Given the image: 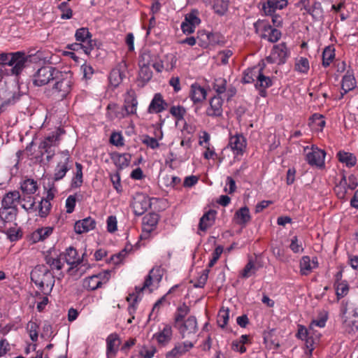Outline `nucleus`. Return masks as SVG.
<instances>
[{
    "instance_id": "obj_26",
    "label": "nucleus",
    "mask_w": 358,
    "mask_h": 358,
    "mask_svg": "<svg viewBox=\"0 0 358 358\" xmlns=\"http://www.w3.org/2000/svg\"><path fill=\"white\" fill-rule=\"evenodd\" d=\"M20 199L21 195L18 191H10L3 196L1 205L6 208L18 209L17 205L20 203Z\"/></svg>"
},
{
    "instance_id": "obj_50",
    "label": "nucleus",
    "mask_w": 358,
    "mask_h": 358,
    "mask_svg": "<svg viewBox=\"0 0 358 358\" xmlns=\"http://www.w3.org/2000/svg\"><path fill=\"white\" fill-rule=\"evenodd\" d=\"M295 70L301 73L306 74L310 69L309 61L306 57H300L295 62Z\"/></svg>"
},
{
    "instance_id": "obj_14",
    "label": "nucleus",
    "mask_w": 358,
    "mask_h": 358,
    "mask_svg": "<svg viewBox=\"0 0 358 358\" xmlns=\"http://www.w3.org/2000/svg\"><path fill=\"white\" fill-rule=\"evenodd\" d=\"M306 152V160L311 166H322L324 164L325 152L313 146L309 148L308 146L304 148Z\"/></svg>"
},
{
    "instance_id": "obj_18",
    "label": "nucleus",
    "mask_w": 358,
    "mask_h": 358,
    "mask_svg": "<svg viewBox=\"0 0 358 358\" xmlns=\"http://www.w3.org/2000/svg\"><path fill=\"white\" fill-rule=\"evenodd\" d=\"M150 199L146 195L141 194H137L134 198L132 208L136 215H142L150 208Z\"/></svg>"
},
{
    "instance_id": "obj_7",
    "label": "nucleus",
    "mask_w": 358,
    "mask_h": 358,
    "mask_svg": "<svg viewBox=\"0 0 358 358\" xmlns=\"http://www.w3.org/2000/svg\"><path fill=\"white\" fill-rule=\"evenodd\" d=\"M182 338H193L198 331V323L195 316H189L185 320L174 325Z\"/></svg>"
},
{
    "instance_id": "obj_59",
    "label": "nucleus",
    "mask_w": 358,
    "mask_h": 358,
    "mask_svg": "<svg viewBox=\"0 0 358 358\" xmlns=\"http://www.w3.org/2000/svg\"><path fill=\"white\" fill-rule=\"evenodd\" d=\"M311 120L315 129L318 131H322L326 123L324 120V117L322 115L315 113L313 115Z\"/></svg>"
},
{
    "instance_id": "obj_38",
    "label": "nucleus",
    "mask_w": 358,
    "mask_h": 358,
    "mask_svg": "<svg viewBox=\"0 0 358 358\" xmlns=\"http://www.w3.org/2000/svg\"><path fill=\"white\" fill-rule=\"evenodd\" d=\"M251 220L249 208L244 206L238 210L234 214V220L236 224L245 225Z\"/></svg>"
},
{
    "instance_id": "obj_43",
    "label": "nucleus",
    "mask_w": 358,
    "mask_h": 358,
    "mask_svg": "<svg viewBox=\"0 0 358 358\" xmlns=\"http://www.w3.org/2000/svg\"><path fill=\"white\" fill-rule=\"evenodd\" d=\"M190 308L185 303L179 306L174 313L173 326L185 320V317L189 314Z\"/></svg>"
},
{
    "instance_id": "obj_46",
    "label": "nucleus",
    "mask_w": 358,
    "mask_h": 358,
    "mask_svg": "<svg viewBox=\"0 0 358 358\" xmlns=\"http://www.w3.org/2000/svg\"><path fill=\"white\" fill-rule=\"evenodd\" d=\"M17 213L18 209L6 208L2 206L0 211V217L4 222H11L15 220Z\"/></svg>"
},
{
    "instance_id": "obj_63",
    "label": "nucleus",
    "mask_w": 358,
    "mask_h": 358,
    "mask_svg": "<svg viewBox=\"0 0 358 358\" xmlns=\"http://www.w3.org/2000/svg\"><path fill=\"white\" fill-rule=\"evenodd\" d=\"M227 81L225 79L219 78L215 80L213 89L218 94H222L226 90Z\"/></svg>"
},
{
    "instance_id": "obj_36",
    "label": "nucleus",
    "mask_w": 358,
    "mask_h": 358,
    "mask_svg": "<svg viewBox=\"0 0 358 358\" xmlns=\"http://www.w3.org/2000/svg\"><path fill=\"white\" fill-rule=\"evenodd\" d=\"M159 217L156 213H149L143 217V229L144 231L151 232L156 227Z\"/></svg>"
},
{
    "instance_id": "obj_51",
    "label": "nucleus",
    "mask_w": 358,
    "mask_h": 358,
    "mask_svg": "<svg viewBox=\"0 0 358 358\" xmlns=\"http://www.w3.org/2000/svg\"><path fill=\"white\" fill-rule=\"evenodd\" d=\"M229 320V308H222L220 310L217 318V322L219 327L221 328L225 327V326L227 324Z\"/></svg>"
},
{
    "instance_id": "obj_27",
    "label": "nucleus",
    "mask_w": 358,
    "mask_h": 358,
    "mask_svg": "<svg viewBox=\"0 0 358 358\" xmlns=\"http://www.w3.org/2000/svg\"><path fill=\"white\" fill-rule=\"evenodd\" d=\"M96 227L94 219L91 217L76 221L74 224V231L78 234L87 233L93 230Z\"/></svg>"
},
{
    "instance_id": "obj_39",
    "label": "nucleus",
    "mask_w": 358,
    "mask_h": 358,
    "mask_svg": "<svg viewBox=\"0 0 358 358\" xmlns=\"http://www.w3.org/2000/svg\"><path fill=\"white\" fill-rule=\"evenodd\" d=\"M20 204L21 205V207L28 213L36 212L35 199L32 195L23 194L21 196Z\"/></svg>"
},
{
    "instance_id": "obj_54",
    "label": "nucleus",
    "mask_w": 358,
    "mask_h": 358,
    "mask_svg": "<svg viewBox=\"0 0 358 358\" xmlns=\"http://www.w3.org/2000/svg\"><path fill=\"white\" fill-rule=\"evenodd\" d=\"M213 8L215 13L223 15L228 10V2L224 0H215Z\"/></svg>"
},
{
    "instance_id": "obj_19",
    "label": "nucleus",
    "mask_w": 358,
    "mask_h": 358,
    "mask_svg": "<svg viewBox=\"0 0 358 358\" xmlns=\"http://www.w3.org/2000/svg\"><path fill=\"white\" fill-rule=\"evenodd\" d=\"M106 358H115L121 344L120 336L116 333L110 334L106 338Z\"/></svg>"
},
{
    "instance_id": "obj_6",
    "label": "nucleus",
    "mask_w": 358,
    "mask_h": 358,
    "mask_svg": "<svg viewBox=\"0 0 358 358\" xmlns=\"http://www.w3.org/2000/svg\"><path fill=\"white\" fill-rule=\"evenodd\" d=\"M64 132L62 129L57 128L41 142L39 149L47 154L48 161L55 155V148L58 145L59 137Z\"/></svg>"
},
{
    "instance_id": "obj_11",
    "label": "nucleus",
    "mask_w": 358,
    "mask_h": 358,
    "mask_svg": "<svg viewBox=\"0 0 358 358\" xmlns=\"http://www.w3.org/2000/svg\"><path fill=\"white\" fill-rule=\"evenodd\" d=\"M349 303L342 301L341 307V314L343 320V328L345 332L350 334H355L358 331V319H350L348 315Z\"/></svg>"
},
{
    "instance_id": "obj_62",
    "label": "nucleus",
    "mask_w": 358,
    "mask_h": 358,
    "mask_svg": "<svg viewBox=\"0 0 358 358\" xmlns=\"http://www.w3.org/2000/svg\"><path fill=\"white\" fill-rule=\"evenodd\" d=\"M255 263L252 260H250L243 268L241 276L244 278H248L255 273Z\"/></svg>"
},
{
    "instance_id": "obj_44",
    "label": "nucleus",
    "mask_w": 358,
    "mask_h": 358,
    "mask_svg": "<svg viewBox=\"0 0 358 358\" xmlns=\"http://www.w3.org/2000/svg\"><path fill=\"white\" fill-rule=\"evenodd\" d=\"M76 173L72 178L71 187L72 188L80 187L83 182V165L78 162H76Z\"/></svg>"
},
{
    "instance_id": "obj_5",
    "label": "nucleus",
    "mask_w": 358,
    "mask_h": 358,
    "mask_svg": "<svg viewBox=\"0 0 358 358\" xmlns=\"http://www.w3.org/2000/svg\"><path fill=\"white\" fill-rule=\"evenodd\" d=\"M255 32L259 36L271 43L277 42L281 37V31L277 28L272 27L269 22L265 20L259 19L254 23Z\"/></svg>"
},
{
    "instance_id": "obj_12",
    "label": "nucleus",
    "mask_w": 358,
    "mask_h": 358,
    "mask_svg": "<svg viewBox=\"0 0 358 358\" xmlns=\"http://www.w3.org/2000/svg\"><path fill=\"white\" fill-rule=\"evenodd\" d=\"M289 57L287 48L285 43L275 45L269 56L266 59L268 63L282 64Z\"/></svg>"
},
{
    "instance_id": "obj_28",
    "label": "nucleus",
    "mask_w": 358,
    "mask_h": 358,
    "mask_svg": "<svg viewBox=\"0 0 358 358\" xmlns=\"http://www.w3.org/2000/svg\"><path fill=\"white\" fill-rule=\"evenodd\" d=\"M167 106L166 102L164 100L162 96L159 93L154 95L148 108V112L150 114L159 113L164 111Z\"/></svg>"
},
{
    "instance_id": "obj_52",
    "label": "nucleus",
    "mask_w": 358,
    "mask_h": 358,
    "mask_svg": "<svg viewBox=\"0 0 358 358\" xmlns=\"http://www.w3.org/2000/svg\"><path fill=\"white\" fill-rule=\"evenodd\" d=\"M335 57L334 49L331 47L324 48L322 52V65L324 67L329 66Z\"/></svg>"
},
{
    "instance_id": "obj_34",
    "label": "nucleus",
    "mask_w": 358,
    "mask_h": 358,
    "mask_svg": "<svg viewBox=\"0 0 358 358\" xmlns=\"http://www.w3.org/2000/svg\"><path fill=\"white\" fill-rule=\"evenodd\" d=\"M336 157L341 163L345 164L348 168L353 167L357 164V159L353 153L340 150L337 153Z\"/></svg>"
},
{
    "instance_id": "obj_56",
    "label": "nucleus",
    "mask_w": 358,
    "mask_h": 358,
    "mask_svg": "<svg viewBox=\"0 0 358 358\" xmlns=\"http://www.w3.org/2000/svg\"><path fill=\"white\" fill-rule=\"evenodd\" d=\"M156 348L153 345H143L139 350V355L142 358H152L156 353Z\"/></svg>"
},
{
    "instance_id": "obj_9",
    "label": "nucleus",
    "mask_w": 358,
    "mask_h": 358,
    "mask_svg": "<svg viewBox=\"0 0 358 358\" xmlns=\"http://www.w3.org/2000/svg\"><path fill=\"white\" fill-rule=\"evenodd\" d=\"M110 278V271L106 270L84 279L83 286L88 290H95L106 284Z\"/></svg>"
},
{
    "instance_id": "obj_53",
    "label": "nucleus",
    "mask_w": 358,
    "mask_h": 358,
    "mask_svg": "<svg viewBox=\"0 0 358 358\" xmlns=\"http://www.w3.org/2000/svg\"><path fill=\"white\" fill-rule=\"evenodd\" d=\"M39 326L36 321L31 320L27 324V330L29 334V337L32 341H36L38 337Z\"/></svg>"
},
{
    "instance_id": "obj_31",
    "label": "nucleus",
    "mask_w": 358,
    "mask_h": 358,
    "mask_svg": "<svg viewBox=\"0 0 358 358\" xmlns=\"http://www.w3.org/2000/svg\"><path fill=\"white\" fill-rule=\"evenodd\" d=\"M146 56L148 55L143 52L141 56V60L139 62L140 70L138 77L143 83L149 81L152 76V72L149 65L145 64V57Z\"/></svg>"
},
{
    "instance_id": "obj_16",
    "label": "nucleus",
    "mask_w": 358,
    "mask_h": 358,
    "mask_svg": "<svg viewBox=\"0 0 358 358\" xmlns=\"http://www.w3.org/2000/svg\"><path fill=\"white\" fill-rule=\"evenodd\" d=\"M28 57L24 52H13L10 60V66H12L11 73L13 75H19L24 69Z\"/></svg>"
},
{
    "instance_id": "obj_17",
    "label": "nucleus",
    "mask_w": 358,
    "mask_h": 358,
    "mask_svg": "<svg viewBox=\"0 0 358 358\" xmlns=\"http://www.w3.org/2000/svg\"><path fill=\"white\" fill-rule=\"evenodd\" d=\"M77 41L83 44V50L86 55H90L93 49L94 45L91 39L92 35L87 28H80L77 29L75 34Z\"/></svg>"
},
{
    "instance_id": "obj_8",
    "label": "nucleus",
    "mask_w": 358,
    "mask_h": 358,
    "mask_svg": "<svg viewBox=\"0 0 358 358\" xmlns=\"http://www.w3.org/2000/svg\"><path fill=\"white\" fill-rule=\"evenodd\" d=\"M60 157L54 169L53 180L58 181L63 179L66 173L71 168V160L69 152L68 150L62 151L59 153Z\"/></svg>"
},
{
    "instance_id": "obj_15",
    "label": "nucleus",
    "mask_w": 358,
    "mask_h": 358,
    "mask_svg": "<svg viewBox=\"0 0 358 358\" xmlns=\"http://www.w3.org/2000/svg\"><path fill=\"white\" fill-rule=\"evenodd\" d=\"M228 147L231 150L235 156L243 155L247 147L246 138L241 134H231Z\"/></svg>"
},
{
    "instance_id": "obj_30",
    "label": "nucleus",
    "mask_w": 358,
    "mask_h": 358,
    "mask_svg": "<svg viewBox=\"0 0 358 358\" xmlns=\"http://www.w3.org/2000/svg\"><path fill=\"white\" fill-rule=\"evenodd\" d=\"M85 253H83L82 258L78 256L77 250L73 248H68L64 252V257L66 262L71 266V268L77 266L83 262Z\"/></svg>"
},
{
    "instance_id": "obj_29",
    "label": "nucleus",
    "mask_w": 358,
    "mask_h": 358,
    "mask_svg": "<svg viewBox=\"0 0 358 358\" xmlns=\"http://www.w3.org/2000/svg\"><path fill=\"white\" fill-rule=\"evenodd\" d=\"M357 86V82L352 71H348L343 76L341 81V97L348 92L354 90Z\"/></svg>"
},
{
    "instance_id": "obj_55",
    "label": "nucleus",
    "mask_w": 358,
    "mask_h": 358,
    "mask_svg": "<svg viewBox=\"0 0 358 358\" xmlns=\"http://www.w3.org/2000/svg\"><path fill=\"white\" fill-rule=\"evenodd\" d=\"M169 112L178 121H180L184 119L186 109L181 106H173L171 107Z\"/></svg>"
},
{
    "instance_id": "obj_61",
    "label": "nucleus",
    "mask_w": 358,
    "mask_h": 358,
    "mask_svg": "<svg viewBox=\"0 0 358 358\" xmlns=\"http://www.w3.org/2000/svg\"><path fill=\"white\" fill-rule=\"evenodd\" d=\"M185 20L195 27L201 22V20L198 16V11L196 10H193L190 13H187L185 15Z\"/></svg>"
},
{
    "instance_id": "obj_1",
    "label": "nucleus",
    "mask_w": 358,
    "mask_h": 358,
    "mask_svg": "<svg viewBox=\"0 0 358 358\" xmlns=\"http://www.w3.org/2000/svg\"><path fill=\"white\" fill-rule=\"evenodd\" d=\"M327 320V315L324 314L319 318L313 320L308 328L303 325H298L296 336L299 339L305 341L306 348V354L308 357L312 356L313 351L319 343L321 335L320 333L315 329V327H324Z\"/></svg>"
},
{
    "instance_id": "obj_4",
    "label": "nucleus",
    "mask_w": 358,
    "mask_h": 358,
    "mask_svg": "<svg viewBox=\"0 0 358 358\" xmlns=\"http://www.w3.org/2000/svg\"><path fill=\"white\" fill-rule=\"evenodd\" d=\"M52 81H54V84L52 92L58 98L64 99L71 92L73 85V77L71 72L58 70Z\"/></svg>"
},
{
    "instance_id": "obj_37",
    "label": "nucleus",
    "mask_w": 358,
    "mask_h": 358,
    "mask_svg": "<svg viewBox=\"0 0 358 358\" xmlns=\"http://www.w3.org/2000/svg\"><path fill=\"white\" fill-rule=\"evenodd\" d=\"M163 138V133L161 130H159L155 133V138L150 137V136L145 134L142 136V143L145 145L148 148H151L152 150L157 149L159 147V143L158 140H162Z\"/></svg>"
},
{
    "instance_id": "obj_24",
    "label": "nucleus",
    "mask_w": 358,
    "mask_h": 358,
    "mask_svg": "<svg viewBox=\"0 0 358 358\" xmlns=\"http://www.w3.org/2000/svg\"><path fill=\"white\" fill-rule=\"evenodd\" d=\"M152 338L155 339L157 343L161 346L168 345L173 338L172 327L169 324H164L162 329L155 333Z\"/></svg>"
},
{
    "instance_id": "obj_47",
    "label": "nucleus",
    "mask_w": 358,
    "mask_h": 358,
    "mask_svg": "<svg viewBox=\"0 0 358 358\" xmlns=\"http://www.w3.org/2000/svg\"><path fill=\"white\" fill-rule=\"evenodd\" d=\"M45 263L52 270H61L64 266V263L59 257H53L51 255H47L45 257Z\"/></svg>"
},
{
    "instance_id": "obj_49",
    "label": "nucleus",
    "mask_w": 358,
    "mask_h": 358,
    "mask_svg": "<svg viewBox=\"0 0 358 358\" xmlns=\"http://www.w3.org/2000/svg\"><path fill=\"white\" fill-rule=\"evenodd\" d=\"M257 88H268L272 85V80L268 76L262 73V68L259 69L257 76Z\"/></svg>"
},
{
    "instance_id": "obj_13",
    "label": "nucleus",
    "mask_w": 358,
    "mask_h": 358,
    "mask_svg": "<svg viewBox=\"0 0 358 358\" xmlns=\"http://www.w3.org/2000/svg\"><path fill=\"white\" fill-rule=\"evenodd\" d=\"M287 5V0H261L259 3L263 15H273L277 10L284 9Z\"/></svg>"
},
{
    "instance_id": "obj_20",
    "label": "nucleus",
    "mask_w": 358,
    "mask_h": 358,
    "mask_svg": "<svg viewBox=\"0 0 358 358\" xmlns=\"http://www.w3.org/2000/svg\"><path fill=\"white\" fill-rule=\"evenodd\" d=\"M223 99L220 96H215L210 99L209 106L206 108V115L211 117H218L222 115Z\"/></svg>"
},
{
    "instance_id": "obj_48",
    "label": "nucleus",
    "mask_w": 358,
    "mask_h": 358,
    "mask_svg": "<svg viewBox=\"0 0 358 358\" xmlns=\"http://www.w3.org/2000/svg\"><path fill=\"white\" fill-rule=\"evenodd\" d=\"M336 294L337 301L346 296L349 292V285L347 281L343 280L335 282Z\"/></svg>"
},
{
    "instance_id": "obj_33",
    "label": "nucleus",
    "mask_w": 358,
    "mask_h": 358,
    "mask_svg": "<svg viewBox=\"0 0 358 358\" xmlns=\"http://www.w3.org/2000/svg\"><path fill=\"white\" fill-rule=\"evenodd\" d=\"M189 97L194 103H200L206 99V91L200 85L193 84L191 86Z\"/></svg>"
},
{
    "instance_id": "obj_41",
    "label": "nucleus",
    "mask_w": 358,
    "mask_h": 358,
    "mask_svg": "<svg viewBox=\"0 0 358 358\" xmlns=\"http://www.w3.org/2000/svg\"><path fill=\"white\" fill-rule=\"evenodd\" d=\"M53 198L52 195L48 194V199H43L41 202L36 206V211H38V215L41 217H45L50 212L51 204L50 202V199Z\"/></svg>"
},
{
    "instance_id": "obj_32",
    "label": "nucleus",
    "mask_w": 358,
    "mask_h": 358,
    "mask_svg": "<svg viewBox=\"0 0 358 358\" xmlns=\"http://www.w3.org/2000/svg\"><path fill=\"white\" fill-rule=\"evenodd\" d=\"M131 156L129 153L120 154L114 152L111 154V159L114 164L119 169H123L129 165Z\"/></svg>"
},
{
    "instance_id": "obj_42",
    "label": "nucleus",
    "mask_w": 358,
    "mask_h": 358,
    "mask_svg": "<svg viewBox=\"0 0 358 358\" xmlns=\"http://www.w3.org/2000/svg\"><path fill=\"white\" fill-rule=\"evenodd\" d=\"M20 188L24 195H32L37 190V182L34 179H27L21 183Z\"/></svg>"
},
{
    "instance_id": "obj_58",
    "label": "nucleus",
    "mask_w": 358,
    "mask_h": 358,
    "mask_svg": "<svg viewBox=\"0 0 358 358\" xmlns=\"http://www.w3.org/2000/svg\"><path fill=\"white\" fill-rule=\"evenodd\" d=\"M259 70V69H258L256 67L246 70L244 73V76L243 78V82L245 83H250L254 82L255 80L257 79V76Z\"/></svg>"
},
{
    "instance_id": "obj_23",
    "label": "nucleus",
    "mask_w": 358,
    "mask_h": 358,
    "mask_svg": "<svg viewBox=\"0 0 358 358\" xmlns=\"http://www.w3.org/2000/svg\"><path fill=\"white\" fill-rule=\"evenodd\" d=\"M194 346V343L188 341L177 343L174 348L166 353V358H178L189 352Z\"/></svg>"
},
{
    "instance_id": "obj_22",
    "label": "nucleus",
    "mask_w": 358,
    "mask_h": 358,
    "mask_svg": "<svg viewBox=\"0 0 358 358\" xmlns=\"http://www.w3.org/2000/svg\"><path fill=\"white\" fill-rule=\"evenodd\" d=\"M53 229L52 227L38 228L28 236L27 240L31 244L43 241L53 233Z\"/></svg>"
},
{
    "instance_id": "obj_45",
    "label": "nucleus",
    "mask_w": 358,
    "mask_h": 358,
    "mask_svg": "<svg viewBox=\"0 0 358 358\" xmlns=\"http://www.w3.org/2000/svg\"><path fill=\"white\" fill-rule=\"evenodd\" d=\"M334 191L339 199H343L348 193L349 188L347 185V177L343 176L339 182L336 185Z\"/></svg>"
},
{
    "instance_id": "obj_25",
    "label": "nucleus",
    "mask_w": 358,
    "mask_h": 358,
    "mask_svg": "<svg viewBox=\"0 0 358 358\" xmlns=\"http://www.w3.org/2000/svg\"><path fill=\"white\" fill-rule=\"evenodd\" d=\"M138 101L136 93L133 90L127 92L124 96L123 108L126 110V115H136L137 111Z\"/></svg>"
},
{
    "instance_id": "obj_60",
    "label": "nucleus",
    "mask_w": 358,
    "mask_h": 358,
    "mask_svg": "<svg viewBox=\"0 0 358 358\" xmlns=\"http://www.w3.org/2000/svg\"><path fill=\"white\" fill-rule=\"evenodd\" d=\"M163 180L165 186L171 187H175L181 182L179 177L173 175H166L163 178Z\"/></svg>"
},
{
    "instance_id": "obj_21",
    "label": "nucleus",
    "mask_w": 358,
    "mask_h": 358,
    "mask_svg": "<svg viewBox=\"0 0 358 358\" xmlns=\"http://www.w3.org/2000/svg\"><path fill=\"white\" fill-rule=\"evenodd\" d=\"M319 266L316 257L310 259L309 256H303L299 261L300 273L301 275H308L314 269Z\"/></svg>"
},
{
    "instance_id": "obj_64",
    "label": "nucleus",
    "mask_w": 358,
    "mask_h": 358,
    "mask_svg": "<svg viewBox=\"0 0 358 358\" xmlns=\"http://www.w3.org/2000/svg\"><path fill=\"white\" fill-rule=\"evenodd\" d=\"M207 38L212 45L222 44L224 43V37L220 33H208Z\"/></svg>"
},
{
    "instance_id": "obj_2",
    "label": "nucleus",
    "mask_w": 358,
    "mask_h": 358,
    "mask_svg": "<svg viewBox=\"0 0 358 358\" xmlns=\"http://www.w3.org/2000/svg\"><path fill=\"white\" fill-rule=\"evenodd\" d=\"M162 279V276L160 275H154V270H151L150 273L145 278L143 285L142 287H136L135 292L129 293L127 297V301L129 302V305L128 307V311L131 316V318L128 319L127 322L131 323L132 320L134 319V314L136 310V304L137 303L141 300L142 298V292L143 290L148 289L150 293L155 289L157 288L158 283Z\"/></svg>"
},
{
    "instance_id": "obj_3",
    "label": "nucleus",
    "mask_w": 358,
    "mask_h": 358,
    "mask_svg": "<svg viewBox=\"0 0 358 358\" xmlns=\"http://www.w3.org/2000/svg\"><path fill=\"white\" fill-rule=\"evenodd\" d=\"M31 279L44 293H50L55 285V276L44 266H36L31 273Z\"/></svg>"
},
{
    "instance_id": "obj_35",
    "label": "nucleus",
    "mask_w": 358,
    "mask_h": 358,
    "mask_svg": "<svg viewBox=\"0 0 358 358\" xmlns=\"http://www.w3.org/2000/svg\"><path fill=\"white\" fill-rule=\"evenodd\" d=\"M216 214L217 212L215 210H209L204 213L200 219L199 229L206 231L208 228L211 227L215 222Z\"/></svg>"
},
{
    "instance_id": "obj_10",
    "label": "nucleus",
    "mask_w": 358,
    "mask_h": 358,
    "mask_svg": "<svg viewBox=\"0 0 358 358\" xmlns=\"http://www.w3.org/2000/svg\"><path fill=\"white\" fill-rule=\"evenodd\" d=\"M58 69L50 66H45L38 69L34 73L33 83L36 86H43L47 85L50 80H53L56 72Z\"/></svg>"
},
{
    "instance_id": "obj_40",
    "label": "nucleus",
    "mask_w": 358,
    "mask_h": 358,
    "mask_svg": "<svg viewBox=\"0 0 358 358\" xmlns=\"http://www.w3.org/2000/svg\"><path fill=\"white\" fill-rule=\"evenodd\" d=\"M124 72L120 67L117 66L112 69L109 75V83L114 87H117L123 80Z\"/></svg>"
},
{
    "instance_id": "obj_57",
    "label": "nucleus",
    "mask_w": 358,
    "mask_h": 358,
    "mask_svg": "<svg viewBox=\"0 0 358 358\" xmlns=\"http://www.w3.org/2000/svg\"><path fill=\"white\" fill-rule=\"evenodd\" d=\"M6 235L11 242H15L22 238V233L18 227H10L7 230Z\"/></svg>"
}]
</instances>
